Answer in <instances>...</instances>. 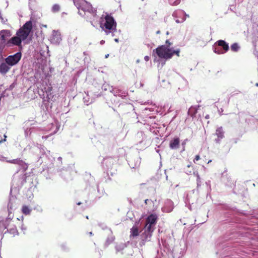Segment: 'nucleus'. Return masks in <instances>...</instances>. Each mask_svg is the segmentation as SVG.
<instances>
[{"label":"nucleus","instance_id":"obj_22","mask_svg":"<svg viewBox=\"0 0 258 258\" xmlns=\"http://www.w3.org/2000/svg\"><path fill=\"white\" fill-rule=\"evenodd\" d=\"M214 51L219 54L225 53L223 50L220 49L219 47L215 46L214 49Z\"/></svg>","mask_w":258,"mask_h":258},{"label":"nucleus","instance_id":"obj_20","mask_svg":"<svg viewBox=\"0 0 258 258\" xmlns=\"http://www.w3.org/2000/svg\"><path fill=\"white\" fill-rule=\"evenodd\" d=\"M60 6L57 4H55L52 7V11L54 13L58 12L60 10Z\"/></svg>","mask_w":258,"mask_h":258},{"label":"nucleus","instance_id":"obj_11","mask_svg":"<svg viewBox=\"0 0 258 258\" xmlns=\"http://www.w3.org/2000/svg\"><path fill=\"white\" fill-rule=\"evenodd\" d=\"M158 217L156 214H151L147 218L146 223L155 225L157 222Z\"/></svg>","mask_w":258,"mask_h":258},{"label":"nucleus","instance_id":"obj_4","mask_svg":"<svg viewBox=\"0 0 258 258\" xmlns=\"http://www.w3.org/2000/svg\"><path fill=\"white\" fill-rule=\"evenodd\" d=\"M105 22L104 27L106 29L105 32L106 34L110 32H114L116 29V23L114 18L109 15H106L105 17Z\"/></svg>","mask_w":258,"mask_h":258},{"label":"nucleus","instance_id":"obj_32","mask_svg":"<svg viewBox=\"0 0 258 258\" xmlns=\"http://www.w3.org/2000/svg\"><path fill=\"white\" fill-rule=\"evenodd\" d=\"M255 85H256L257 87H258V83H256V84H255Z\"/></svg>","mask_w":258,"mask_h":258},{"label":"nucleus","instance_id":"obj_5","mask_svg":"<svg viewBox=\"0 0 258 258\" xmlns=\"http://www.w3.org/2000/svg\"><path fill=\"white\" fill-rule=\"evenodd\" d=\"M22 54L20 52H17L14 55L8 56L5 58V61L10 66H13L16 64L21 59Z\"/></svg>","mask_w":258,"mask_h":258},{"label":"nucleus","instance_id":"obj_31","mask_svg":"<svg viewBox=\"0 0 258 258\" xmlns=\"http://www.w3.org/2000/svg\"><path fill=\"white\" fill-rule=\"evenodd\" d=\"M89 235H90V236L93 235V233H92V232H89Z\"/></svg>","mask_w":258,"mask_h":258},{"label":"nucleus","instance_id":"obj_30","mask_svg":"<svg viewBox=\"0 0 258 258\" xmlns=\"http://www.w3.org/2000/svg\"><path fill=\"white\" fill-rule=\"evenodd\" d=\"M160 30H158L156 32V34H160Z\"/></svg>","mask_w":258,"mask_h":258},{"label":"nucleus","instance_id":"obj_35","mask_svg":"<svg viewBox=\"0 0 258 258\" xmlns=\"http://www.w3.org/2000/svg\"><path fill=\"white\" fill-rule=\"evenodd\" d=\"M142 1H144V0H142Z\"/></svg>","mask_w":258,"mask_h":258},{"label":"nucleus","instance_id":"obj_29","mask_svg":"<svg viewBox=\"0 0 258 258\" xmlns=\"http://www.w3.org/2000/svg\"><path fill=\"white\" fill-rule=\"evenodd\" d=\"M206 117V118H207V119L209 118V115H207L206 116V117Z\"/></svg>","mask_w":258,"mask_h":258},{"label":"nucleus","instance_id":"obj_10","mask_svg":"<svg viewBox=\"0 0 258 258\" xmlns=\"http://www.w3.org/2000/svg\"><path fill=\"white\" fill-rule=\"evenodd\" d=\"M215 44L217 45L218 46L222 47L223 48V51L224 52H227L229 49L228 44L223 40H219L217 41Z\"/></svg>","mask_w":258,"mask_h":258},{"label":"nucleus","instance_id":"obj_18","mask_svg":"<svg viewBox=\"0 0 258 258\" xmlns=\"http://www.w3.org/2000/svg\"><path fill=\"white\" fill-rule=\"evenodd\" d=\"M8 230L10 233L12 234L13 236L18 235V232L16 227L12 228H9Z\"/></svg>","mask_w":258,"mask_h":258},{"label":"nucleus","instance_id":"obj_27","mask_svg":"<svg viewBox=\"0 0 258 258\" xmlns=\"http://www.w3.org/2000/svg\"><path fill=\"white\" fill-rule=\"evenodd\" d=\"M185 143H185V140H184V141L182 143V145L183 146H184V145H185Z\"/></svg>","mask_w":258,"mask_h":258},{"label":"nucleus","instance_id":"obj_9","mask_svg":"<svg viewBox=\"0 0 258 258\" xmlns=\"http://www.w3.org/2000/svg\"><path fill=\"white\" fill-rule=\"evenodd\" d=\"M180 144V139L178 137L173 138L169 143V147L171 149H177L179 148Z\"/></svg>","mask_w":258,"mask_h":258},{"label":"nucleus","instance_id":"obj_17","mask_svg":"<svg viewBox=\"0 0 258 258\" xmlns=\"http://www.w3.org/2000/svg\"><path fill=\"white\" fill-rule=\"evenodd\" d=\"M52 87L50 85V86H48L45 92L47 94V98L48 100L50 99L51 96L52 94Z\"/></svg>","mask_w":258,"mask_h":258},{"label":"nucleus","instance_id":"obj_3","mask_svg":"<svg viewBox=\"0 0 258 258\" xmlns=\"http://www.w3.org/2000/svg\"><path fill=\"white\" fill-rule=\"evenodd\" d=\"M171 44L172 43L169 40H166L165 45L159 46L153 50V52H155L160 58L165 60L169 59L172 58L171 48L170 47Z\"/></svg>","mask_w":258,"mask_h":258},{"label":"nucleus","instance_id":"obj_16","mask_svg":"<svg viewBox=\"0 0 258 258\" xmlns=\"http://www.w3.org/2000/svg\"><path fill=\"white\" fill-rule=\"evenodd\" d=\"M155 225H153L152 224H148L147 223H146V225L145 226V228L146 229V231H147L149 233H152L153 232L154 229H153V227Z\"/></svg>","mask_w":258,"mask_h":258},{"label":"nucleus","instance_id":"obj_13","mask_svg":"<svg viewBox=\"0 0 258 258\" xmlns=\"http://www.w3.org/2000/svg\"><path fill=\"white\" fill-rule=\"evenodd\" d=\"M224 132L222 127L218 128L216 131V135L219 139H223L224 137Z\"/></svg>","mask_w":258,"mask_h":258},{"label":"nucleus","instance_id":"obj_24","mask_svg":"<svg viewBox=\"0 0 258 258\" xmlns=\"http://www.w3.org/2000/svg\"><path fill=\"white\" fill-rule=\"evenodd\" d=\"M4 139L3 140H0V144L3 142L6 141V139L7 138V136L6 135H4Z\"/></svg>","mask_w":258,"mask_h":258},{"label":"nucleus","instance_id":"obj_1","mask_svg":"<svg viewBox=\"0 0 258 258\" xmlns=\"http://www.w3.org/2000/svg\"><path fill=\"white\" fill-rule=\"evenodd\" d=\"M33 28V24L31 21L26 22L16 33V36L12 37L16 39L14 41L15 45L22 49V42L25 40L29 35Z\"/></svg>","mask_w":258,"mask_h":258},{"label":"nucleus","instance_id":"obj_6","mask_svg":"<svg viewBox=\"0 0 258 258\" xmlns=\"http://www.w3.org/2000/svg\"><path fill=\"white\" fill-rule=\"evenodd\" d=\"M74 4L78 9L84 11H90L92 10V6L84 0H74Z\"/></svg>","mask_w":258,"mask_h":258},{"label":"nucleus","instance_id":"obj_28","mask_svg":"<svg viewBox=\"0 0 258 258\" xmlns=\"http://www.w3.org/2000/svg\"><path fill=\"white\" fill-rule=\"evenodd\" d=\"M148 201H149V200L146 199V200H145V203L147 204L148 203Z\"/></svg>","mask_w":258,"mask_h":258},{"label":"nucleus","instance_id":"obj_33","mask_svg":"<svg viewBox=\"0 0 258 258\" xmlns=\"http://www.w3.org/2000/svg\"><path fill=\"white\" fill-rule=\"evenodd\" d=\"M137 62H139V60H137Z\"/></svg>","mask_w":258,"mask_h":258},{"label":"nucleus","instance_id":"obj_15","mask_svg":"<svg viewBox=\"0 0 258 258\" xmlns=\"http://www.w3.org/2000/svg\"><path fill=\"white\" fill-rule=\"evenodd\" d=\"M139 229L137 227L134 226L131 230V236L133 237L137 236L139 235Z\"/></svg>","mask_w":258,"mask_h":258},{"label":"nucleus","instance_id":"obj_34","mask_svg":"<svg viewBox=\"0 0 258 258\" xmlns=\"http://www.w3.org/2000/svg\"><path fill=\"white\" fill-rule=\"evenodd\" d=\"M117 39H115V41H117Z\"/></svg>","mask_w":258,"mask_h":258},{"label":"nucleus","instance_id":"obj_19","mask_svg":"<svg viewBox=\"0 0 258 258\" xmlns=\"http://www.w3.org/2000/svg\"><path fill=\"white\" fill-rule=\"evenodd\" d=\"M239 49V46L237 43H234L231 46V49L232 51L237 52Z\"/></svg>","mask_w":258,"mask_h":258},{"label":"nucleus","instance_id":"obj_21","mask_svg":"<svg viewBox=\"0 0 258 258\" xmlns=\"http://www.w3.org/2000/svg\"><path fill=\"white\" fill-rule=\"evenodd\" d=\"M171 53L172 57L174 54H176L177 56H179L180 49H177L176 50H174L172 48H171Z\"/></svg>","mask_w":258,"mask_h":258},{"label":"nucleus","instance_id":"obj_25","mask_svg":"<svg viewBox=\"0 0 258 258\" xmlns=\"http://www.w3.org/2000/svg\"><path fill=\"white\" fill-rule=\"evenodd\" d=\"M149 58H149V57L148 56H145L144 57V59H145L146 61H149Z\"/></svg>","mask_w":258,"mask_h":258},{"label":"nucleus","instance_id":"obj_7","mask_svg":"<svg viewBox=\"0 0 258 258\" xmlns=\"http://www.w3.org/2000/svg\"><path fill=\"white\" fill-rule=\"evenodd\" d=\"M51 40L52 42L59 44L61 41L60 33L58 31H53Z\"/></svg>","mask_w":258,"mask_h":258},{"label":"nucleus","instance_id":"obj_2","mask_svg":"<svg viewBox=\"0 0 258 258\" xmlns=\"http://www.w3.org/2000/svg\"><path fill=\"white\" fill-rule=\"evenodd\" d=\"M12 34L8 30H3L0 31V57H2L6 47H11L15 45L16 39L10 38Z\"/></svg>","mask_w":258,"mask_h":258},{"label":"nucleus","instance_id":"obj_23","mask_svg":"<svg viewBox=\"0 0 258 258\" xmlns=\"http://www.w3.org/2000/svg\"><path fill=\"white\" fill-rule=\"evenodd\" d=\"M200 158H200V156L199 155H196L195 158V159H194V162L195 163L196 161H197L199 160L200 159Z\"/></svg>","mask_w":258,"mask_h":258},{"label":"nucleus","instance_id":"obj_26","mask_svg":"<svg viewBox=\"0 0 258 258\" xmlns=\"http://www.w3.org/2000/svg\"><path fill=\"white\" fill-rule=\"evenodd\" d=\"M180 2L179 0L176 1L174 3L175 5H178Z\"/></svg>","mask_w":258,"mask_h":258},{"label":"nucleus","instance_id":"obj_12","mask_svg":"<svg viewBox=\"0 0 258 258\" xmlns=\"http://www.w3.org/2000/svg\"><path fill=\"white\" fill-rule=\"evenodd\" d=\"M10 66L5 62H2L0 64V73L2 74H6L10 69Z\"/></svg>","mask_w":258,"mask_h":258},{"label":"nucleus","instance_id":"obj_8","mask_svg":"<svg viewBox=\"0 0 258 258\" xmlns=\"http://www.w3.org/2000/svg\"><path fill=\"white\" fill-rule=\"evenodd\" d=\"M10 163L18 164L21 166L22 169L26 171L28 168V165L23 160L21 159H14L9 161Z\"/></svg>","mask_w":258,"mask_h":258},{"label":"nucleus","instance_id":"obj_14","mask_svg":"<svg viewBox=\"0 0 258 258\" xmlns=\"http://www.w3.org/2000/svg\"><path fill=\"white\" fill-rule=\"evenodd\" d=\"M22 212L25 215H29L31 212V209L27 206L24 205L22 207Z\"/></svg>","mask_w":258,"mask_h":258}]
</instances>
